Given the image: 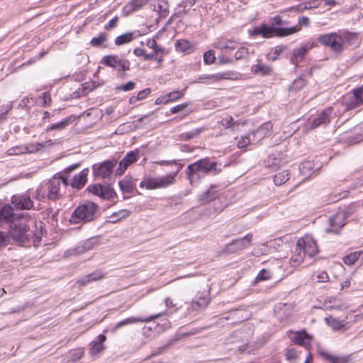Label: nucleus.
<instances>
[{
  "mask_svg": "<svg viewBox=\"0 0 363 363\" xmlns=\"http://www.w3.org/2000/svg\"><path fill=\"white\" fill-rule=\"evenodd\" d=\"M270 25L262 23L259 26H257L250 32L251 36L261 35L264 38H269L273 36L284 37L301 30V28L295 26L291 28L277 27L284 24L280 16H275L270 18Z\"/></svg>",
  "mask_w": 363,
  "mask_h": 363,
  "instance_id": "nucleus-1",
  "label": "nucleus"
},
{
  "mask_svg": "<svg viewBox=\"0 0 363 363\" xmlns=\"http://www.w3.org/2000/svg\"><path fill=\"white\" fill-rule=\"evenodd\" d=\"M220 171L217 169L216 162L212 161L208 157H205L189 164L186 169V175L190 184L193 185L198 183L205 175L211 172L217 174Z\"/></svg>",
  "mask_w": 363,
  "mask_h": 363,
  "instance_id": "nucleus-2",
  "label": "nucleus"
},
{
  "mask_svg": "<svg viewBox=\"0 0 363 363\" xmlns=\"http://www.w3.org/2000/svg\"><path fill=\"white\" fill-rule=\"evenodd\" d=\"M99 213V206L94 202L86 201L79 205L72 213L69 221L77 224L81 221L86 223L94 220Z\"/></svg>",
  "mask_w": 363,
  "mask_h": 363,
  "instance_id": "nucleus-3",
  "label": "nucleus"
},
{
  "mask_svg": "<svg viewBox=\"0 0 363 363\" xmlns=\"http://www.w3.org/2000/svg\"><path fill=\"white\" fill-rule=\"evenodd\" d=\"M28 222H25L23 218H20L9 224V230L8 235L10 239L15 242L23 243L29 240L30 235L28 231L30 230Z\"/></svg>",
  "mask_w": 363,
  "mask_h": 363,
  "instance_id": "nucleus-4",
  "label": "nucleus"
},
{
  "mask_svg": "<svg viewBox=\"0 0 363 363\" xmlns=\"http://www.w3.org/2000/svg\"><path fill=\"white\" fill-rule=\"evenodd\" d=\"M318 41L336 53H340L343 50L342 39L341 35L337 33L320 35L318 37Z\"/></svg>",
  "mask_w": 363,
  "mask_h": 363,
  "instance_id": "nucleus-5",
  "label": "nucleus"
},
{
  "mask_svg": "<svg viewBox=\"0 0 363 363\" xmlns=\"http://www.w3.org/2000/svg\"><path fill=\"white\" fill-rule=\"evenodd\" d=\"M23 218L25 222H28L31 216L28 213H14L13 207L9 204H5L0 207V221L6 223H12L18 219Z\"/></svg>",
  "mask_w": 363,
  "mask_h": 363,
  "instance_id": "nucleus-6",
  "label": "nucleus"
},
{
  "mask_svg": "<svg viewBox=\"0 0 363 363\" xmlns=\"http://www.w3.org/2000/svg\"><path fill=\"white\" fill-rule=\"evenodd\" d=\"M101 63L112 67L119 72H125L130 69V62L128 60L116 55L104 56Z\"/></svg>",
  "mask_w": 363,
  "mask_h": 363,
  "instance_id": "nucleus-7",
  "label": "nucleus"
},
{
  "mask_svg": "<svg viewBox=\"0 0 363 363\" xmlns=\"http://www.w3.org/2000/svg\"><path fill=\"white\" fill-rule=\"evenodd\" d=\"M175 174H169L162 177L146 179L140 182V186L147 189L164 188L173 184Z\"/></svg>",
  "mask_w": 363,
  "mask_h": 363,
  "instance_id": "nucleus-8",
  "label": "nucleus"
},
{
  "mask_svg": "<svg viewBox=\"0 0 363 363\" xmlns=\"http://www.w3.org/2000/svg\"><path fill=\"white\" fill-rule=\"evenodd\" d=\"M252 240V235L251 233L247 234L240 239L233 240L223 247L221 253L228 255L242 250L251 245Z\"/></svg>",
  "mask_w": 363,
  "mask_h": 363,
  "instance_id": "nucleus-9",
  "label": "nucleus"
},
{
  "mask_svg": "<svg viewBox=\"0 0 363 363\" xmlns=\"http://www.w3.org/2000/svg\"><path fill=\"white\" fill-rule=\"evenodd\" d=\"M116 164L117 161L116 160H108L94 164V176L102 179L109 178L113 174Z\"/></svg>",
  "mask_w": 363,
  "mask_h": 363,
  "instance_id": "nucleus-10",
  "label": "nucleus"
},
{
  "mask_svg": "<svg viewBox=\"0 0 363 363\" xmlns=\"http://www.w3.org/2000/svg\"><path fill=\"white\" fill-rule=\"evenodd\" d=\"M87 190L93 194L106 200H112L117 196L115 190L109 184H96L90 185Z\"/></svg>",
  "mask_w": 363,
  "mask_h": 363,
  "instance_id": "nucleus-11",
  "label": "nucleus"
},
{
  "mask_svg": "<svg viewBox=\"0 0 363 363\" xmlns=\"http://www.w3.org/2000/svg\"><path fill=\"white\" fill-rule=\"evenodd\" d=\"M333 108L332 106L328 107L318 113L316 117L313 119H309L308 124L311 129H315L320 125H325L330 121V115L332 114Z\"/></svg>",
  "mask_w": 363,
  "mask_h": 363,
  "instance_id": "nucleus-12",
  "label": "nucleus"
},
{
  "mask_svg": "<svg viewBox=\"0 0 363 363\" xmlns=\"http://www.w3.org/2000/svg\"><path fill=\"white\" fill-rule=\"evenodd\" d=\"M345 214L338 211L336 214L330 217L328 220L330 227L325 229V233L338 234L345 225Z\"/></svg>",
  "mask_w": 363,
  "mask_h": 363,
  "instance_id": "nucleus-13",
  "label": "nucleus"
},
{
  "mask_svg": "<svg viewBox=\"0 0 363 363\" xmlns=\"http://www.w3.org/2000/svg\"><path fill=\"white\" fill-rule=\"evenodd\" d=\"M11 202L18 210H30L33 208V202L30 196L27 194L13 195L11 199Z\"/></svg>",
  "mask_w": 363,
  "mask_h": 363,
  "instance_id": "nucleus-14",
  "label": "nucleus"
},
{
  "mask_svg": "<svg viewBox=\"0 0 363 363\" xmlns=\"http://www.w3.org/2000/svg\"><path fill=\"white\" fill-rule=\"evenodd\" d=\"M139 151H130L120 161L119 167L116 170V175L123 174L127 168L133 163L135 162L138 159Z\"/></svg>",
  "mask_w": 363,
  "mask_h": 363,
  "instance_id": "nucleus-15",
  "label": "nucleus"
},
{
  "mask_svg": "<svg viewBox=\"0 0 363 363\" xmlns=\"http://www.w3.org/2000/svg\"><path fill=\"white\" fill-rule=\"evenodd\" d=\"M164 313H159L156 315H151L146 318H140V317H129L124 320H122L119 321L113 328V332H116L118 328H122L123 326L131 325V324H135L138 323H147L150 322L151 320L156 319L160 316H162Z\"/></svg>",
  "mask_w": 363,
  "mask_h": 363,
  "instance_id": "nucleus-16",
  "label": "nucleus"
},
{
  "mask_svg": "<svg viewBox=\"0 0 363 363\" xmlns=\"http://www.w3.org/2000/svg\"><path fill=\"white\" fill-rule=\"evenodd\" d=\"M298 245L302 246L306 255L310 257H314L318 252V246L315 240L310 236L298 239Z\"/></svg>",
  "mask_w": 363,
  "mask_h": 363,
  "instance_id": "nucleus-17",
  "label": "nucleus"
},
{
  "mask_svg": "<svg viewBox=\"0 0 363 363\" xmlns=\"http://www.w3.org/2000/svg\"><path fill=\"white\" fill-rule=\"evenodd\" d=\"M45 184L48 189L47 199L53 201L57 199L60 197L59 191L61 184V178L54 177Z\"/></svg>",
  "mask_w": 363,
  "mask_h": 363,
  "instance_id": "nucleus-18",
  "label": "nucleus"
},
{
  "mask_svg": "<svg viewBox=\"0 0 363 363\" xmlns=\"http://www.w3.org/2000/svg\"><path fill=\"white\" fill-rule=\"evenodd\" d=\"M313 47V43H307L302 45L299 48L294 49L290 59L291 64L297 65L298 62H301L304 59L308 50L312 49Z\"/></svg>",
  "mask_w": 363,
  "mask_h": 363,
  "instance_id": "nucleus-19",
  "label": "nucleus"
},
{
  "mask_svg": "<svg viewBox=\"0 0 363 363\" xmlns=\"http://www.w3.org/2000/svg\"><path fill=\"white\" fill-rule=\"evenodd\" d=\"M289 337L291 340L301 346L308 347L311 345V337L305 331H291Z\"/></svg>",
  "mask_w": 363,
  "mask_h": 363,
  "instance_id": "nucleus-20",
  "label": "nucleus"
},
{
  "mask_svg": "<svg viewBox=\"0 0 363 363\" xmlns=\"http://www.w3.org/2000/svg\"><path fill=\"white\" fill-rule=\"evenodd\" d=\"M210 302L208 294L201 295L196 299H193L188 307L189 312L198 313L204 310Z\"/></svg>",
  "mask_w": 363,
  "mask_h": 363,
  "instance_id": "nucleus-21",
  "label": "nucleus"
},
{
  "mask_svg": "<svg viewBox=\"0 0 363 363\" xmlns=\"http://www.w3.org/2000/svg\"><path fill=\"white\" fill-rule=\"evenodd\" d=\"M230 75L231 74L229 72L216 73L213 74H203L199 77L197 82L209 84L211 82H216L222 79H230Z\"/></svg>",
  "mask_w": 363,
  "mask_h": 363,
  "instance_id": "nucleus-22",
  "label": "nucleus"
},
{
  "mask_svg": "<svg viewBox=\"0 0 363 363\" xmlns=\"http://www.w3.org/2000/svg\"><path fill=\"white\" fill-rule=\"evenodd\" d=\"M88 169H84L78 174L74 176L70 183L72 188L76 189H82L87 182Z\"/></svg>",
  "mask_w": 363,
  "mask_h": 363,
  "instance_id": "nucleus-23",
  "label": "nucleus"
},
{
  "mask_svg": "<svg viewBox=\"0 0 363 363\" xmlns=\"http://www.w3.org/2000/svg\"><path fill=\"white\" fill-rule=\"evenodd\" d=\"M306 253L302 246L298 245V240L296 242L294 254L291 257L290 262L291 266L297 267L299 266L303 261Z\"/></svg>",
  "mask_w": 363,
  "mask_h": 363,
  "instance_id": "nucleus-24",
  "label": "nucleus"
},
{
  "mask_svg": "<svg viewBox=\"0 0 363 363\" xmlns=\"http://www.w3.org/2000/svg\"><path fill=\"white\" fill-rule=\"evenodd\" d=\"M147 1L148 0H131L123 6V13L125 16H128L140 9L143 6L145 5Z\"/></svg>",
  "mask_w": 363,
  "mask_h": 363,
  "instance_id": "nucleus-25",
  "label": "nucleus"
},
{
  "mask_svg": "<svg viewBox=\"0 0 363 363\" xmlns=\"http://www.w3.org/2000/svg\"><path fill=\"white\" fill-rule=\"evenodd\" d=\"M104 277V274L103 273L102 271L96 270L79 279L77 281V284L79 286H85L90 282L98 281L102 279Z\"/></svg>",
  "mask_w": 363,
  "mask_h": 363,
  "instance_id": "nucleus-26",
  "label": "nucleus"
},
{
  "mask_svg": "<svg viewBox=\"0 0 363 363\" xmlns=\"http://www.w3.org/2000/svg\"><path fill=\"white\" fill-rule=\"evenodd\" d=\"M341 35L342 39V46L345 45L349 46H357L359 43L358 35L356 33L345 31Z\"/></svg>",
  "mask_w": 363,
  "mask_h": 363,
  "instance_id": "nucleus-27",
  "label": "nucleus"
},
{
  "mask_svg": "<svg viewBox=\"0 0 363 363\" xmlns=\"http://www.w3.org/2000/svg\"><path fill=\"white\" fill-rule=\"evenodd\" d=\"M325 323L330 326L334 330H347L346 323L344 320H340L339 319L333 316H328L325 318Z\"/></svg>",
  "mask_w": 363,
  "mask_h": 363,
  "instance_id": "nucleus-28",
  "label": "nucleus"
},
{
  "mask_svg": "<svg viewBox=\"0 0 363 363\" xmlns=\"http://www.w3.org/2000/svg\"><path fill=\"white\" fill-rule=\"evenodd\" d=\"M106 339V337L104 335L101 334L97 336L96 340L93 342V345L89 350L91 355H96L104 350V346L103 343Z\"/></svg>",
  "mask_w": 363,
  "mask_h": 363,
  "instance_id": "nucleus-29",
  "label": "nucleus"
},
{
  "mask_svg": "<svg viewBox=\"0 0 363 363\" xmlns=\"http://www.w3.org/2000/svg\"><path fill=\"white\" fill-rule=\"evenodd\" d=\"M138 35H136V32H128L117 36L115 39V44L117 46L130 43L133 41Z\"/></svg>",
  "mask_w": 363,
  "mask_h": 363,
  "instance_id": "nucleus-30",
  "label": "nucleus"
},
{
  "mask_svg": "<svg viewBox=\"0 0 363 363\" xmlns=\"http://www.w3.org/2000/svg\"><path fill=\"white\" fill-rule=\"evenodd\" d=\"M249 312L245 309L238 308L230 312L226 318L236 319L238 322H242L247 320L250 317Z\"/></svg>",
  "mask_w": 363,
  "mask_h": 363,
  "instance_id": "nucleus-31",
  "label": "nucleus"
},
{
  "mask_svg": "<svg viewBox=\"0 0 363 363\" xmlns=\"http://www.w3.org/2000/svg\"><path fill=\"white\" fill-rule=\"evenodd\" d=\"M52 140H49L43 143H36L23 146L24 153H35L40 150L43 147L52 145Z\"/></svg>",
  "mask_w": 363,
  "mask_h": 363,
  "instance_id": "nucleus-32",
  "label": "nucleus"
},
{
  "mask_svg": "<svg viewBox=\"0 0 363 363\" xmlns=\"http://www.w3.org/2000/svg\"><path fill=\"white\" fill-rule=\"evenodd\" d=\"M118 185L123 193H130L133 191L135 184L130 177H124L118 182Z\"/></svg>",
  "mask_w": 363,
  "mask_h": 363,
  "instance_id": "nucleus-33",
  "label": "nucleus"
},
{
  "mask_svg": "<svg viewBox=\"0 0 363 363\" xmlns=\"http://www.w3.org/2000/svg\"><path fill=\"white\" fill-rule=\"evenodd\" d=\"M252 70L255 74L262 76L270 75L272 72V68L271 66L262 63H258L257 65H253L252 67Z\"/></svg>",
  "mask_w": 363,
  "mask_h": 363,
  "instance_id": "nucleus-34",
  "label": "nucleus"
},
{
  "mask_svg": "<svg viewBox=\"0 0 363 363\" xmlns=\"http://www.w3.org/2000/svg\"><path fill=\"white\" fill-rule=\"evenodd\" d=\"M130 214V211L126 209H121L117 212L113 213L109 219L107 220L108 223H116L118 221L128 217Z\"/></svg>",
  "mask_w": 363,
  "mask_h": 363,
  "instance_id": "nucleus-35",
  "label": "nucleus"
},
{
  "mask_svg": "<svg viewBox=\"0 0 363 363\" xmlns=\"http://www.w3.org/2000/svg\"><path fill=\"white\" fill-rule=\"evenodd\" d=\"M213 47L220 50L221 53H228V49H235L236 46L232 41L218 40L213 43Z\"/></svg>",
  "mask_w": 363,
  "mask_h": 363,
  "instance_id": "nucleus-36",
  "label": "nucleus"
},
{
  "mask_svg": "<svg viewBox=\"0 0 363 363\" xmlns=\"http://www.w3.org/2000/svg\"><path fill=\"white\" fill-rule=\"evenodd\" d=\"M318 3L317 1H313V2H308V3H303L300 4L298 5L292 6L289 9V11H297V12H303L308 9H311L313 8L318 7Z\"/></svg>",
  "mask_w": 363,
  "mask_h": 363,
  "instance_id": "nucleus-37",
  "label": "nucleus"
},
{
  "mask_svg": "<svg viewBox=\"0 0 363 363\" xmlns=\"http://www.w3.org/2000/svg\"><path fill=\"white\" fill-rule=\"evenodd\" d=\"M70 123L71 119L69 118H64L60 122L52 123L51 125L48 126L46 129V131L49 132L50 130H61L67 127Z\"/></svg>",
  "mask_w": 363,
  "mask_h": 363,
  "instance_id": "nucleus-38",
  "label": "nucleus"
},
{
  "mask_svg": "<svg viewBox=\"0 0 363 363\" xmlns=\"http://www.w3.org/2000/svg\"><path fill=\"white\" fill-rule=\"evenodd\" d=\"M289 179V172L287 170L282 171L275 174L274 177V182L276 185L280 186Z\"/></svg>",
  "mask_w": 363,
  "mask_h": 363,
  "instance_id": "nucleus-39",
  "label": "nucleus"
},
{
  "mask_svg": "<svg viewBox=\"0 0 363 363\" xmlns=\"http://www.w3.org/2000/svg\"><path fill=\"white\" fill-rule=\"evenodd\" d=\"M108 34L101 33L97 37L93 38L90 41V45L93 47H99L108 40Z\"/></svg>",
  "mask_w": 363,
  "mask_h": 363,
  "instance_id": "nucleus-40",
  "label": "nucleus"
},
{
  "mask_svg": "<svg viewBox=\"0 0 363 363\" xmlns=\"http://www.w3.org/2000/svg\"><path fill=\"white\" fill-rule=\"evenodd\" d=\"M93 247V241L91 240H86L84 243L79 245L73 250L74 254L79 255L85 252L86 251L91 250Z\"/></svg>",
  "mask_w": 363,
  "mask_h": 363,
  "instance_id": "nucleus-41",
  "label": "nucleus"
},
{
  "mask_svg": "<svg viewBox=\"0 0 363 363\" xmlns=\"http://www.w3.org/2000/svg\"><path fill=\"white\" fill-rule=\"evenodd\" d=\"M313 168V164L310 161H306L299 165L300 172L304 176H311Z\"/></svg>",
  "mask_w": 363,
  "mask_h": 363,
  "instance_id": "nucleus-42",
  "label": "nucleus"
},
{
  "mask_svg": "<svg viewBox=\"0 0 363 363\" xmlns=\"http://www.w3.org/2000/svg\"><path fill=\"white\" fill-rule=\"evenodd\" d=\"M48 194V189L46 184H41L36 190V193L35 195V198L38 200L41 201L45 198H47Z\"/></svg>",
  "mask_w": 363,
  "mask_h": 363,
  "instance_id": "nucleus-43",
  "label": "nucleus"
},
{
  "mask_svg": "<svg viewBox=\"0 0 363 363\" xmlns=\"http://www.w3.org/2000/svg\"><path fill=\"white\" fill-rule=\"evenodd\" d=\"M205 130V128L201 127L198 128L191 132L183 133L182 134V138L185 140H189L190 139H192L196 136H198L199 134H201L203 130Z\"/></svg>",
  "mask_w": 363,
  "mask_h": 363,
  "instance_id": "nucleus-44",
  "label": "nucleus"
},
{
  "mask_svg": "<svg viewBox=\"0 0 363 363\" xmlns=\"http://www.w3.org/2000/svg\"><path fill=\"white\" fill-rule=\"evenodd\" d=\"M160 165H171L176 164L178 166L177 171L174 173L175 176L182 169L184 164H181L178 160H160L155 162Z\"/></svg>",
  "mask_w": 363,
  "mask_h": 363,
  "instance_id": "nucleus-45",
  "label": "nucleus"
},
{
  "mask_svg": "<svg viewBox=\"0 0 363 363\" xmlns=\"http://www.w3.org/2000/svg\"><path fill=\"white\" fill-rule=\"evenodd\" d=\"M359 255L360 253L358 252L350 253L343 258V262L347 265L352 264L358 259Z\"/></svg>",
  "mask_w": 363,
  "mask_h": 363,
  "instance_id": "nucleus-46",
  "label": "nucleus"
},
{
  "mask_svg": "<svg viewBox=\"0 0 363 363\" xmlns=\"http://www.w3.org/2000/svg\"><path fill=\"white\" fill-rule=\"evenodd\" d=\"M272 277V272L269 269H262L256 277L255 282L270 279Z\"/></svg>",
  "mask_w": 363,
  "mask_h": 363,
  "instance_id": "nucleus-47",
  "label": "nucleus"
},
{
  "mask_svg": "<svg viewBox=\"0 0 363 363\" xmlns=\"http://www.w3.org/2000/svg\"><path fill=\"white\" fill-rule=\"evenodd\" d=\"M155 8L161 17H166L169 13L167 2L158 3L157 6H155Z\"/></svg>",
  "mask_w": 363,
  "mask_h": 363,
  "instance_id": "nucleus-48",
  "label": "nucleus"
},
{
  "mask_svg": "<svg viewBox=\"0 0 363 363\" xmlns=\"http://www.w3.org/2000/svg\"><path fill=\"white\" fill-rule=\"evenodd\" d=\"M216 194L217 192L215 190L208 189L202 195L201 199L203 203H207L216 198Z\"/></svg>",
  "mask_w": 363,
  "mask_h": 363,
  "instance_id": "nucleus-49",
  "label": "nucleus"
},
{
  "mask_svg": "<svg viewBox=\"0 0 363 363\" xmlns=\"http://www.w3.org/2000/svg\"><path fill=\"white\" fill-rule=\"evenodd\" d=\"M166 95V97L168 99V103L174 101L175 100L182 99L184 96V94L182 91H173L172 92H169Z\"/></svg>",
  "mask_w": 363,
  "mask_h": 363,
  "instance_id": "nucleus-50",
  "label": "nucleus"
},
{
  "mask_svg": "<svg viewBox=\"0 0 363 363\" xmlns=\"http://www.w3.org/2000/svg\"><path fill=\"white\" fill-rule=\"evenodd\" d=\"M285 356L289 361H296L298 358V353L294 348L287 349Z\"/></svg>",
  "mask_w": 363,
  "mask_h": 363,
  "instance_id": "nucleus-51",
  "label": "nucleus"
},
{
  "mask_svg": "<svg viewBox=\"0 0 363 363\" xmlns=\"http://www.w3.org/2000/svg\"><path fill=\"white\" fill-rule=\"evenodd\" d=\"M357 209V204L355 203H350L345 210L341 211V213H344L345 219L352 216Z\"/></svg>",
  "mask_w": 363,
  "mask_h": 363,
  "instance_id": "nucleus-52",
  "label": "nucleus"
},
{
  "mask_svg": "<svg viewBox=\"0 0 363 363\" xmlns=\"http://www.w3.org/2000/svg\"><path fill=\"white\" fill-rule=\"evenodd\" d=\"M216 60L215 53L213 50H208L203 54V62L206 65H211Z\"/></svg>",
  "mask_w": 363,
  "mask_h": 363,
  "instance_id": "nucleus-53",
  "label": "nucleus"
},
{
  "mask_svg": "<svg viewBox=\"0 0 363 363\" xmlns=\"http://www.w3.org/2000/svg\"><path fill=\"white\" fill-rule=\"evenodd\" d=\"M248 49L245 47L240 48L235 53L234 57L235 60H241L245 58L248 55Z\"/></svg>",
  "mask_w": 363,
  "mask_h": 363,
  "instance_id": "nucleus-54",
  "label": "nucleus"
},
{
  "mask_svg": "<svg viewBox=\"0 0 363 363\" xmlns=\"http://www.w3.org/2000/svg\"><path fill=\"white\" fill-rule=\"evenodd\" d=\"M24 150H25V148L23 146L13 147L9 149L6 151V155L9 156H11V155H21V154H24Z\"/></svg>",
  "mask_w": 363,
  "mask_h": 363,
  "instance_id": "nucleus-55",
  "label": "nucleus"
},
{
  "mask_svg": "<svg viewBox=\"0 0 363 363\" xmlns=\"http://www.w3.org/2000/svg\"><path fill=\"white\" fill-rule=\"evenodd\" d=\"M177 50L185 52L189 48V42L186 40H179L175 43Z\"/></svg>",
  "mask_w": 363,
  "mask_h": 363,
  "instance_id": "nucleus-56",
  "label": "nucleus"
},
{
  "mask_svg": "<svg viewBox=\"0 0 363 363\" xmlns=\"http://www.w3.org/2000/svg\"><path fill=\"white\" fill-rule=\"evenodd\" d=\"M305 86V81L302 78H298L294 80L292 85L290 86L291 90L298 91Z\"/></svg>",
  "mask_w": 363,
  "mask_h": 363,
  "instance_id": "nucleus-57",
  "label": "nucleus"
},
{
  "mask_svg": "<svg viewBox=\"0 0 363 363\" xmlns=\"http://www.w3.org/2000/svg\"><path fill=\"white\" fill-rule=\"evenodd\" d=\"M10 243L9 235L0 231V249L6 247Z\"/></svg>",
  "mask_w": 363,
  "mask_h": 363,
  "instance_id": "nucleus-58",
  "label": "nucleus"
},
{
  "mask_svg": "<svg viewBox=\"0 0 363 363\" xmlns=\"http://www.w3.org/2000/svg\"><path fill=\"white\" fill-rule=\"evenodd\" d=\"M221 123L223 126L228 128L234 126L236 124V122L234 121L232 116H228L225 118H223Z\"/></svg>",
  "mask_w": 363,
  "mask_h": 363,
  "instance_id": "nucleus-59",
  "label": "nucleus"
},
{
  "mask_svg": "<svg viewBox=\"0 0 363 363\" xmlns=\"http://www.w3.org/2000/svg\"><path fill=\"white\" fill-rule=\"evenodd\" d=\"M135 83L132 81H130L125 84L119 85L118 86L116 87V89L121 90L123 91H128L133 90L135 88Z\"/></svg>",
  "mask_w": 363,
  "mask_h": 363,
  "instance_id": "nucleus-60",
  "label": "nucleus"
},
{
  "mask_svg": "<svg viewBox=\"0 0 363 363\" xmlns=\"http://www.w3.org/2000/svg\"><path fill=\"white\" fill-rule=\"evenodd\" d=\"M35 226L37 228H39V231H36L33 233V235L35 239L40 240L41 236L43 235L45 230L44 223L43 222H39L38 225L36 223Z\"/></svg>",
  "mask_w": 363,
  "mask_h": 363,
  "instance_id": "nucleus-61",
  "label": "nucleus"
},
{
  "mask_svg": "<svg viewBox=\"0 0 363 363\" xmlns=\"http://www.w3.org/2000/svg\"><path fill=\"white\" fill-rule=\"evenodd\" d=\"M354 96L357 102L363 103V86L354 89Z\"/></svg>",
  "mask_w": 363,
  "mask_h": 363,
  "instance_id": "nucleus-62",
  "label": "nucleus"
},
{
  "mask_svg": "<svg viewBox=\"0 0 363 363\" xmlns=\"http://www.w3.org/2000/svg\"><path fill=\"white\" fill-rule=\"evenodd\" d=\"M228 53H221L218 57V63L220 65L230 64L233 62V59L227 57Z\"/></svg>",
  "mask_w": 363,
  "mask_h": 363,
  "instance_id": "nucleus-63",
  "label": "nucleus"
},
{
  "mask_svg": "<svg viewBox=\"0 0 363 363\" xmlns=\"http://www.w3.org/2000/svg\"><path fill=\"white\" fill-rule=\"evenodd\" d=\"M118 17L115 16L112 18L109 22L104 26V29L106 30H110L111 29L115 28L118 26Z\"/></svg>",
  "mask_w": 363,
  "mask_h": 363,
  "instance_id": "nucleus-64",
  "label": "nucleus"
}]
</instances>
